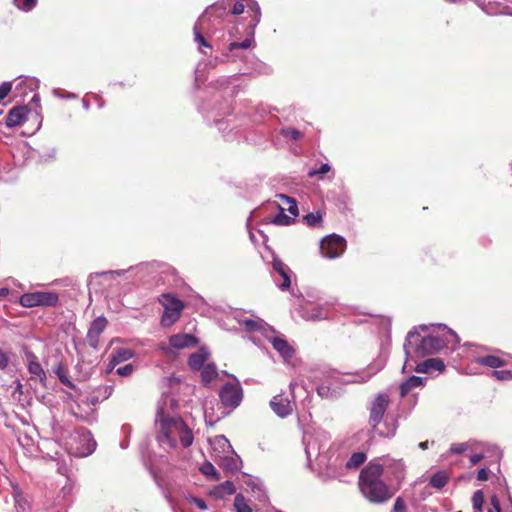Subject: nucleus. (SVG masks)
<instances>
[{"label": "nucleus", "instance_id": "15", "mask_svg": "<svg viewBox=\"0 0 512 512\" xmlns=\"http://www.w3.org/2000/svg\"><path fill=\"white\" fill-rule=\"evenodd\" d=\"M317 394L323 399H338L343 394L342 383L339 378L329 376L322 384L317 386Z\"/></svg>", "mask_w": 512, "mask_h": 512}, {"label": "nucleus", "instance_id": "35", "mask_svg": "<svg viewBox=\"0 0 512 512\" xmlns=\"http://www.w3.org/2000/svg\"><path fill=\"white\" fill-rule=\"evenodd\" d=\"M477 441L470 440L467 442L454 443L450 446L449 453L450 454H462L466 451L477 450Z\"/></svg>", "mask_w": 512, "mask_h": 512}, {"label": "nucleus", "instance_id": "48", "mask_svg": "<svg viewBox=\"0 0 512 512\" xmlns=\"http://www.w3.org/2000/svg\"><path fill=\"white\" fill-rule=\"evenodd\" d=\"M279 197L289 204L287 210L292 215L291 217L294 218L298 216V206L296 200L284 194H280Z\"/></svg>", "mask_w": 512, "mask_h": 512}, {"label": "nucleus", "instance_id": "6", "mask_svg": "<svg viewBox=\"0 0 512 512\" xmlns=\"http://www.w3.org/2000/svg\"><path fill=\"white\" fill-rule=\"evenodd\" d=\"M307 461L310 464L312 458H326L324 455L329 449L330 436L327 432L317 430L313 434L306 432L303 436Z\"/></svg>", "mask_w": 512, "mask_h": 512}, {"label": "nucleus", "instance_id": "2", "mask_svg": "<svg viewBox=\"0 0 512 512\" xmlns=\"http://www.w3.org/2000/svg\"><path fill=\"white\" fill-rule=\"evenodd\" d=\"M418 329L427 332L429 327L427 325H421L408 332L403 344L406 355L403 371L407 366L408 358L411 356L412 352L419 357H424L437 354L444 348L455 350L460 342L458 335L445 325H437L436 332L433 331L425 336H421Z\"/></svg>", "mask_w": 512, "mask_h": 512}, {"label": "nucleus", "instance_id": "44", "mask_svg": "<svg viewBox=\"0 0 512 512\" xmlns=\"http://www.w3.org/2000/svg\"><path fill=\"white\" fill-rule=\"evenodd\" d=\"M234 507L236 512H252L246 498L242 494H237L234 498Z\"/></svg>", "mask_w": 512, "mask_h": 512}, {"label": "nucleus", "instance_id": "14", "mask_svg": "<svg viewBox=\"0 0 512 512\" xmlns=\"http://www.w3.org/2000/svg\"><path fill=\"white\" fill-rule=\"evenodd\" d=\"M272 277L277 287L282 290H288L291 285L292 270L280 258L273 255L272 260Z\"/></svg>", "mask_w": 512, "mask_h": 512}, {"label": "nucleus", "instance_id": "22", "mask_svg": "<svg viewBox=\"0 0 512 512\" xmlns=\"http://www.w3.org/2000/svg\"><path fill=\"white\" fill-rule=\"evenodd\" d=\"M303 317L308 321H322L328 318L327 304L312 305L304 309Z\"/></svg>", "mask_w": 512, "mask_h": 512}, {"label": "nucleus", "instance_id": "41", "mask_svg": "<svg viewBox=\"0 0 512 512\" xmlns=\"http://www.w3.org/2000/svg\"><path fill=\"white\" fill-rule=\"evenodd\" d=\"M199 470L203 475L209 477L212 480L220 479L219 472L216 470L214 465L209 461L203 462L202 465L200 466Z\"/></svg>", "mask_w": 512, "mask_h": 512}, {"label": "nucleus", "instance_id": "18", "mask_svg": "<svg viewBox=\"0 0 512 512\" xmlns=\"http://www.w3.org/2000/svg\"><path fill=\"white\" fill-rule=\"evenodd\" d=\"M238 322L248 332H260L264 337L268 336V333H275V330L262 319H239Z\"/></svg>", "mask_w": 512, "mask_h": 512}, {"label": "nucleus", "instance_id": "25", "mask_svg": "<svg viewBox=\"0 0 512 512\" xmlns=\"http://www.w3.org/2000/svg\"><path fill=\"white\" fill-rule=\"evenodd\" d=\"M13 498L16 512H30L31 502L18 487L13 488Z\"/></svg>", "mask_w": 512, "mask_h": 512}, {"label": "nucleus", "instance_id": "55", "mask_svg": "<svg viewBox=\"0 0 512 512\" xmlns=\"http://www.w3.org/2000/svg\"><path fill=\"white\" fill-rule=\"evenodd\" d=\"M11 89H12V83L11 82H3L0 85V102L8 96V94L11 91Z\"/></svg>", "mask_w": 512, "mask_h": 512}, {"label": "nucleus", "instance_id": "26", "mask_svg": "<svg viewBox=\"0 0 512 512\" xmlns=\"http://www.w3.org/2000/svg\"><path fill=\"white\" fill-rule=\"evenodd\" d=\"M426 378L412 375L404 380L400 385V395L405 397L412 389L423 387L426 383Z\"/></svg>", "mask_w": 512, "mask_h": 512}, {"label": "nucleus", "instance_id": "24", "mask_svg": "<svg viewBox=\"0 0 512 512\" xmlns=\"http://www.w3.org/2000/svg\"><path fill=\"white\" fill-rule=\"evenodd\" d=\"M169 343L176 349H183L195 346L197 338L190 334H176L169 338Z\"/></svg>", "mask_w": 512, "mask_h": 512}, {"label": "nucleus", "instance_id": "49", "mask_svg": "<svg viewBox=\"0 0 512 512\" xmlns=\"http://www.w3.org/2000/svg\"><path fill=\"white\" fill-rule=\"evenodd\" d=\"M483 503H484L483 492L481 490H477L476 492H474V494L472 496L473 508L480 512V511H482Z\"/></svg>", "mask_w": 512, "mask_h": 512}, {"label": "nucleus", "instance_id": "56", "mask_svg": "<svg viewBox=\"0 0 512 512\" xmlns=\"http://www.w3.org/2000/svg\"><path fill=\"white\" fill-rule=\"evenodd\" d=\"M245 8H246V3H243L242 1H237L233 5L230 13L234 16H238V15H241L245 11Z\"/></svg>", "mask_w": 512, "mask_h": 512}, {"label": "nucleus", "instance_id": "28", "mask_svg": "<svg viewBox=\"0 0 512 512\" xmlns=\"http://www.w3.org/2000/svg\"><path fill=\"white\" fill-rule=\"evenodd\" d=\"M209 356L205 348H200L197 352L190 355L188 365L192 370H200Z\"/></svg>", "mask_w": 512, "mask_h": 512}, {"label": "nucleus", "instance_id": "64", "mask_svg": "<svg viewBox=\"0 0 512 512\" xmlns=\"http://www.w3.org/2000/svg\"><path fill=\"white\" fill-rule=\"evenodd\" d=\"M235 75L234 76H229V77H222L220 80H219V83H220V86L221 87H225V85H227L228 83H230L233 79H234Z\"/></svg>", "mask_w": 512, "mask_h": 512}, {"label": "nucleus", "instance_id": "54", "mask_svg": "<svg viewBox=\"0 0 512 512\" xmlns=\"http://www.w3.org/2000/svg\"><path fill=\"white\" fill-rule=\"evenodd\" d=\"M187 500L189 503L196 505L200 510H207L208 508L206 502L201 498L189 496L187 497Z\"/></svg>", "mask_w": 512, "mask_h": 512}, {"label": "nucleus", "instance_id": "42", "mask_svg": "<svg viewBox=\"0 0 512 512\" xmlns=\"http://www.w3.org/2000/svg\"><path fill=\"white\" fill-rule=\"evenodd\" d=\"M477 450H470V463L472 466L478 464L485 457V443L477 441Z\"/></svg>", "mask_w": 512, "mask_h": 512}, {"label": "nucleus", "instance_id": "7", "mask_svg": "<svg viewBox=\"0 0 512 512\" xmlns=\"http://www.w3.org/2000/svg\"><path fill=\"white\" fill-rule=\"evenodd\" d=\"M97 443L86 428H79L69 443V452L75 457H87L96 450Z\"/></svg>", "mask_w": 512, "mask_h": 512}, {"label": "nucleus", "instance_id": "31", "mask_svg": "<svg viewBox=\"0 0 512 512\" xmlns=\"http://www.w3.org/2000/svg\"><path fill=\"white\" fill-rule=\"evenodd\" d=\"M133 351L128 348H118L113 351L110 359V365L114 367L115 365L125 362L133 357Z\"/></svg>", "mask_w": 512, "mask_h": 512}, {"label": "nucleus", "instance_id": "10", "mask_svg": "<svg viewBox=\"0 0 512 512\" xmlns=\"http://www.w3.org/2000/svg\"><path fill=\"white\" fill-rule=\"evenodd\" d=\"M219 398L222 406L229 409L227 413L236 409L243 400V389L240 383H226L223 385L219 391Z\"/></svg>", "mask_w": 512, "mask_h": 512}, {"label": "nucleus", "instance_id": "19", "mask_svg": "<svg viewBox=\"0 0 512 512\" xmlns=\"http://www.w3.org/2000/svg\"><path fill=\"white\" fill-rule=\"evenodd\" d=\"M270 406L273 412L281 418L287 417L292 412L291 402L281 394L272 398Z\"/></svg>", "mask_w": 512, "mask_h": 512}, {"label": "nucleus", "instance_id": "34", "mask_svg": "<svg viewBox=\"0 0 512 512\" xmlns=\"http://www.w3.org/2000/svg\"><path fill=\"white\" fill-rule=\"evenodd\" d=\"M218 376L217 367L213 363L205 364L201 368V378L202 382L207 385L212 382Z\"/></svg>", "mask_w": 512, "mask_h": 512}, {"label": "nucleus", "instance_id": "37", "mask_svg": "<svg viewBox=\"0 0 512 512\" xmlns=\"http://www.w3.org/2000/svg\"><path fill=\"white\" fill-rule=\"evenodd\" d=\"M235 491H236V488H235L234 483L232 481L227 480L215 488L214 494L217 497H224L226 495L234 494Z\"/></svg>", "mask_w": 512, "mask_h": 512}, {"label": "nucleus", "instance_id": "45", "mask_svg": "<svg viewBox=\"0 0 512 512\" xmlns=\"http://www.w3.org/2000/svg\"><path fill=\"white\" fill-rule=\"evenodd\" d=\"M15 7L23 12L32 11L38 3V0H13Z\"/></svg>", "mask_w": 512, "mask_h": 512}, {"label": "nucleus", "instance_id": "58", "mask_svg": "<svg viewBox=\"0 0 512 512\" xmlns=\"http://www.w3.org/2000/svg\"><path fill=\"white\" fill-rule=\"evenodd\" d=\"M490 503H491V508L488 510V512H502L500 501H499L497 495L491 496Z\"/></svg>", "mask_w": 512, "mask_h": 512}, {"label": "nucleus", "instance_id": "63", "mask_svg": "<svg viewBox=\"0 0 512 512\" xmlns=\"http://www.w3.org/2000/svg\"><path fill=\"white\" fill-rule=\"evenodd\" d=\"M101 401H103V399H102V397H100L99 394L98 395L93 394V395H90L89 397H87V403H89L91 405H96Z\"/></svg>", "mask_w": 512, "mask_h": 512}, {"label": "nucleus", "instance_id": "21", "mask_svg": "<svg viewBox=\"0 0 512 512\" xmlns=\"http://www.w3.org/2000/svg\"><path fill=\"white\" fill-rule=\"evenodd\" d=\"M436 370L438 372H443L445 370V364L440 358H429L424 360L423 362L418 363L414 367V371L417 373H430L431 371Z\"/></svg>", "mask_w": 512, "mask_h": 512}, {"label": "nucleus", "instance_id": "43", "mask_svg": "<svg viewBox=\"0 0 512 512\" xmlns=\"http://www.w3.org/2000/svg\"><path fill=\"white\" fill-rule=\"evenodd\" d=\"M277 207L279 209V212L277 215L273 217L271 222L279 226L290 225L293 221V217L286 215L284 209L281 206L278 205Z\"/></svg>", "mask_w": 512, "mask_h": 512}, {"label": "nucleus", "instance_id": "39", "mask_svg": "<svg viewBox=\"0 0 512 512\" xmlns=\"http://www.w3.org/2000/svg\"><path fill=\"white\" fill-rule=\"evenodd\" d=\"M366 454L364 452H355L346 462L347 469H356L366 461Z\"/></svg>", "mask_w": 512, "mask_h": 512}, {"label": "nucleus", "instance_id": "16", "mask_svg": "<svg viewBox=\"0 0 512 512\" xmlns=\"http://www.w3.org/2000/svg\"><path fill=\"white\" fill-rule=\"evenodd\" d=\"M265 338L284 361H289L293 357L295 352L293 347L282 336H274V333H268V336Z\"/></svg>", "mask_w": 512, "mask_h": 512}, {"label": "nucleus", "instance_id": "30", "mask_svg": "<svg viewBox=\"0 0 512 512\" xmlns=\"http://www.w3.org/2000/svg\"><path fill=\"white\" fill-rule=\"evenodd\" d=\"M475 362L490 368H500L505 365V361L495 355L478 356L475 358Z\"/></svg>", "mask_w": 512, "mask_h": 512}, {"label": "nucleus", "instance_id": "61", "mask_svg": "<svg viewBox=\"0 0 512 512\" xmlns=\"http://www.w3.org/2000/svg\"><path fill=\"white\" fill-rule=\"evenodd\" d=\"M9 365V356L7 355V353H5L4 351H2L0 349V370H5L7 369Z\"/></svg>", "mask_w": 512, "mask_h": 512}, {"label": "nucleus", "instance_id": "52", "mask_svg": "<svg viewBox=\"0 0 512 512\" xmlns=\"http://www.w3.org/2000/svg\"><path fill=\"white\" fill-rule=\"evenodd\" d=\"M331 169V166L328 163H323L319 169H313L308 172V176L313 177L315 175H324L328 173Z\"/></svg>", "mask_w": 512, "mask_h": 512}, {"label": "nucleus", "instance_id": "17", "mask_svg": "<svg viewBox=\"0 0 512 512\" xmlns=\"http://www.w3.org/2000/svg\"><path fill=\"white\" fill-rule=\"evenodd\" d=\"M107 326V320L104 317L96 318L90 325L87 333V342L90 347L97 349L99 337Z\"/></svg>", "mask_w": 512, "mask_h": 512}, {"label": "nucleus", "instance_id": "53", "mask_svg": "<svg viewBox=\"0 0 512 512\" xmlns=\"http://www.w3.org/2000/svg\"><path fill=\"white\" fill-rule=\"evenodd\" d=\"M214 444L218 445L223 450H225V448H227L229 450L232 448L228 439L224 435L216 436L214 439Z\"/></svg>", "mask_w": 512, "mask_h": 512}, {"label": "nucleus", "instance_id": "60", "mask_svg": "<svg viewBox=\"0 0 512 512\" xmlns=\"http://www.w3.org/2000/svg\"><path fill=\"white\" fill-rule=\"evenodd\" d=\"M112 391V386H103L98 388L97 393H99L100 397H102V399L105 400L111 396Z\"/></svg>", "mask_w": 512, "mask_h": 512}, {"label": "nucleus", "instance_id": "57", "mask_svg": "<svg viewBox=\"0 0 512 512\" xmlns=\"http://www.w3.org/2000/svg\"><path fill=\"white\" fill-rule=\"evenodd\" d=\"M407 506L402 497L395 500L392 512H406Z\"/></svg>", "mask_w": 512, "mask_h": 512}, {"label": "nucleus", "instance_id": "13", "mask_svg": "<svg viewBox=\"0 0 512 512\" xmlns=\"http://www.w3.org/2000/svg\"><path fill=\"white\" fill-rule=\"evenodd\" d=\"M227 6L224 2L216 3L207 8L203 14L197 19V21H203L202 32L206 34V36H211L213 33V26L215 22L220 23L221 19L224 15H226Z\"/></svg>", "mask_w": 512, "mask_h": 512}, {"label": "nucleus", "instance_id": "36", "mask_svg": "<svg viewBox=\"0 0 512 512\" xmlns=\"http://www.w3.org/2000/svg\"><path fill=\"white\" fill-rule=\"evenodd\" d=\"M53 372L57 375L59 381L63 385L67 386L70 389L76 390L75 384L72 381H70L61 363H58L56 366L53 367Z\"/></svg>", "mask_w": 512, "mask_h": 512}, {"label": "nucleus", "instance_id": "47", "mask_svg": "<svg viewBox=\"0 0 512 512\" xmlns=\"http://www.w3.org/2000/svg\"><path fill=\"white\" fill-rule=\"evenodd\" d=\"M215 125L217 126L219 132H221L224 136H228L229 132L234 129V126L230 124V120L225 119H214Z\"/></svg>", "mask_w": 512, "mask_h": 512}, {"label": "nucleus", "instance_id": "40", "mask_svg": "<svg viewBox=\"0 0 512 512\" xmlns=\"http://www.w3.org/2000/svg\"><path fill=\"white\" fill-rule=\"evenodd\" d=\"M242 463L241 459L238 456L235 457H229L226 456L222 459V467L230 472H235L239 470L240 464Z\"/></svg>", "mask_w": 512, "mask_h": 512}, {"label": "nucleus", "instance_id": "59", "mask_svg": "<svg viewBox=\"0 0 512 512\" xmlns=\"http://www.w3.org/2000/svg\"><path fill=\"white\" fill-rule=\"evenodd\" d=\"M134 371V366L132 364H126L123 367H119L116 370V373L120 376H129Z\"/></svg>", "mask_w": 512, "mask_h": 512}, {"label": "nucleus", "instance_id": "23", "mask_svg": "<svg viewBox=\"0 0 512 512\" xmlns=\"http://www.w3.org/2000/svg\"><path fill=\"white\" fill-rule=\"evenodd\" d=\"M205 27L203 26V21H196L193 27V35H194V42L198 45V50L206 54V52L203 50V48H212V45L209 43L208 38L211 36H206L204 32H202V29Z\"/></svg>", "mask_w": 512, "mask_h": 512}, {"label": "nucleus", "instance_id": "9", "mask_svg": "<svg viewBox=\"0 0 512 512\" xmlns=\"http://www.w3.org/2000/svg\"><path fill=\"white\" fill-rule=\"evenodd\" d=\"M18 302L25 308L55 307L59 303V295L52 291L28 292L22 294Z\"/></svg>", "mask_w": 512, "mask_h": 512}, {"label": "nucleus", "instance_id": "46", "mask_svg": "<svg viewBox=\"0 0 512 512\" xmlns=\"http://www.w3.org/2000/svg\"><path fill=\"white\" fill-rule=\"evenodd\" d=\"M304 220L309 227H316L322 222V214L319 211L311 212L304 216Z\"/></svg>", "mask_w": 512, "mask_h": 512}, {"label": "nucleus", "instance_id": "33", "mask_svg": "<svg viewBox=\"0 0 512 512\" xmlns=\"http://www.w3.org/2000/svg\"><path fill=\"white\" fill-rule=\"evenodd\" d=\"M449 480V476L446 471L440 470L434 473L429 480V485L435 489H442Z\"/></svg>", "mask_w": 512, "mask_h": 512}, {"label": "nucleus", "instance_id": "29", "mask_svg": "<svg viewBox=\"0 0 512 512\" xmlns=\"http://www.w3.org/2000/svg\"><path fill=\"white\" fill-rule=\"evenodd\" d=\"M476 5L487 15L494 16L502 13L501 4L492 0H474Z\"/></svg>", "mask_w": 512, "mask_h": 512}, {"label": "nucleus", "instance_id": "62", "mask_svg": "<svg viewBox=\"0 0 512 512\" xmlns=\"http://www.w3.org/2000/svg\"><path fill=\"white\" fill-rule=\"evenodd\" d=\"M489 477V471L486 468H481L477 472V479L479 481H486Z\"/></svg>", "mask_w": 512, "mask_h": 512}, {"label": "nucleus", "instance_id": "3", "mask_svg": "<svg viewBox=\"0 0 512 512\" xmlns=\"http://www.w3.org/2000/svg\"><path fill=\"white\" fill-rule=\"evenodd\" d=\"M383 467L378 462H369L361 471L359 487L363 496L370 502L382 504L392 498L394 489L383 480Z\"/></svg>", "mask_w": 512, "mask_h": 512}, {"label": "nucleus", "instance_id": "27", "mask_svg": "<svg viewBox=\"0 0 512 512\" xmlns=\"http://www.w3.org/2000/svg\"><path fill=\"white\" fill-rule=\"evenodd\" d=\"M28 371L32 379H38L41 383L46 380V373L34 354H29Z\"/></svg>", "mask_w": 512, "mask_h": 512}, {"label": "nucleus", "instance_id": "32", "mask_svg": "<svg viewBox=\"0 0 512 512\" xmlns=\"http://www.w3.org/2000/svg\"><path fill=\"white\" fill-rule=\"evenodd\" d=\"M253 40L250 38H246L241 42H232L228 46V51L230 55L228 57H231L233 61H236L238 58L240 59L241 56L236 53L237 50L242 49L246 50L251 47Z\"/></svg>", "mask_w": 512, "mask_h": 512}, {"label": "nucleus", "instance_id": "5", "mask_svg": "<svg viewBox=\"0 0 512 512\" xmlns=\"http://www.w3.org/2000/svg\"><path fill=\"white\" fill-rule=\"evenodd\" d=\"M371 462H378L383 467V475H385L389 485L395 491L400 488L406 473V466L402 459H394L386 455L376 458Z\"/></svg>", "mask_w": 512, "mask_h": 512}, {"label": "nucleus", "instance_id": "38", "mask_svg": "<svg viewBox=\"0 0 512 512\" xmlns=\"http://www.w3.org/2000/svg\"><path fill=\"white\" fill-rule=\"evenodd\" d=\"M246 8L248 12L253 14V23L252 26L255 27L261 20V9L257 1L255 0H245Z\"/></svg>", "mask_w": 512, "mask_h": 512}, {"label": "nucleus", "instance_id": "1", "mask_svg": "<svg viewBox=\"0 0 512 512\" xmlns=\"http://www.w3.org/2000/svg\"><path fill=\"white\" fill-rule=\"evenodd\" d=\"M178 400L169 393H163L157 404L155 417L156 440L164 450L188 448L193 444L194 434L176 411Z\"/></svg>", "mask_w": 512, "mask_h": 512}, {"label": "nucleus", "instance_id": "50", "mask_svg": "<svg viewBox=\"0 0 512 512\" xmlns=\"http://www.w3.org/2000/svg\"><path fill=\"white\" fill-rule=\"evenodd\" d=\"M282 136L293 140H298L302 137V133L295 128H284L281 130Z\"/></svg>", "mask_w": 512, "mask_h": 512}, {"label": "nucleus", "instance_id": "51", "mask_svg": "<svg viewBox=\"0 0 512 512\" xmlns=\"http://www.w3.org/2000/svg\"><path fill=\"white\" fill-rule=\"evenodd\" d=\"M492 375L498 380H512L511 370H495Z\"/></svg>", "mask_w": 512, "mask_h": 512}, {"label": "nucleus", "instance_id": "8", "mask_svg": "<svg viewBox=\"0 0 512 512\" xmlns=\"http://www.w3.org/2000/svg\"><path fill=\"white\" fill-rule=\"evenodd\" d=\"M165 268V264H162L157 261L145 262L138 264L136 266H131L128 269H120V270H110L104 271L101 273H96V276H123L126 273L134 272L135 276L139 280H144L145 278H156L158 272L162 271Z\"/></svg>", "mask_w": 512, "mask_h": 512}, {"label": "nucleus", "instance_id": "4", "mask_svg": "<svg viewBox=\"0 0 512 512\" xmlns=\"http://www.w3.org/2000/svg\"><path fill=\"white\" fill-rule=\"evenodd\" d=\"M389 403V395L381 392L375 396L368 407V426L370 433L388 439L396 435L399 426L398 417L393 415L385 416Z\"/></svg>", "mask_w": 512, "mask_h": 512}, {"label": "nucleus", "instance_id": "20", "mask_svg": "<svg viewBox=\"0 0 512 512\" xmlns=\"http://www.w3.org/2000/svg\"><path fill=\"white\" fill-rule=\"evenodd\" d=\"M28 112L26 106L13 107L6 116V126L14 128L21 125L27 119Z\"/></svg>", "mask_w": 512, "mask_h": 512}, {"label": "nucleus", "instance_id": "12", "mask_svg": "<svg viewBox=\"0 0 512 512\" xmlns=\"http://www.w3.org/2000/svg\"><path fill=\"white\" fill-rule=\"evenodd\" d=\"M161 303L164 307L161 324L163 326H170L179 319L184 308L183 302L171 294H163Z\"/></svg>", "mask_w": 512, "mask_h": 512}, {"label": "nucleus", "instance_id": "11", "mask_svg": "<svg viewBox=\"0 0 512 512\" xmlns=\"http://www.w3.org/2000/svg\"><path fill=\"white\" fill-rule=\"evenodd\" d=\"M346 250V240L337 234L325 236L320 242L321 255L327 259L339 258Z\"/></svg>", "mask_w": 512, "mask_h": 512}]
</instances>
